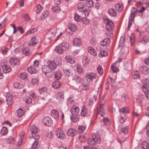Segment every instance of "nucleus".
<instances>
[{
    "mask_svg": "<svg viewBox=\"0 0 149 149\" xmlns=\"http://www.w3.org/2000/svg\"><path fill=\"white\" fill-rule=\"evenodd\" d=\"M68 47L69 45L68 44L62 43L55 47V51L58 53L62 54L63 53L64 51L68 48Z\"/></svg>",
    "mask_w": 149,
    "mask_h": 149,
    "instance_id": "1",
    "label": "nucleus"
},
{
    "mask_svg": "<svg viewBox=\"0 0 149 149\" xmlns=\"http://www.w3.org/2000/svg\"><path fill=\"white\" fill-rule=\"evenodd\" d=\"M104 22L106 24V28L107 31H111L113 30L114 28V24L112 21L107 18L104 20Z\"/></svg>",
    "mask_w": 149,
    "mask_h": 149,
    "instance_id": "2",
    "label": "nucleus"
},
{
    "mask_svg": "<svg viewBox=\"0 0 149 149\" xmlns=\"http://www.w3.org/2000/svg\"><path fill=\"white\" fill-rule=\"evenodd\" d=\"M42 122L47 126H50L53 124L52 119L49 117H45L42 120Z\"/></svg>",
    "mask_w": 149,
    "mask_h": 149,
    "instance_id": "3",
    "label": "nucleus"
},
{
    "mask_svg": "<svg viewBox=\"0 0 149 149\" xmlns=\"http://www.w3.org/2000/svg\"><path fill=\"white\" fill-rule=\"evenodd\" d=\"M148 84V82L146 83L145 84H144L142 86V89L145 94L146 98L149 100V90L147 87Z\"/></svg>",
    "mask_w": 149,
    "mask_h": 149,
    "instance_id": "4",
    "label": "nucleus"
},
{
    "mask_svg": "<svg viewBox=\"0 0 149 149\" xmlns=\"http://www.w3.org/2000/svg\"><path fill=\"white\" fill-rule=\"evenodd\" d=\"M96 74L94 73H89L86 74V78L87 79V81H88V82L91 83L92 82V80L95 79L96 77Z\"/></svg>",
    "mask_w": 149,
    "mask_h": 149,
    "instance_id": "5",
    "label": "nucleus"
},
{
    "mask_svg": "<svg viewBox=\"0 0 149 149\" xmlns=\"http://www.w3.org/2000/svg\"><path fill=\"white\" fill-rule=\"evenodd\" d=\"M56 134L58 138L60 139H63L65 136L63 130L61 129H57L56 131Z\"/></svg>",
    "mask_w": 149,
    "mask_h": 149,
    "instance_id": "6",
    "label": "nucleus"
},
{
    "mask_svg": "<svg viewBox=\"0 0 149 149\" xmlns=\"http://www.w3.org/2000/svg\"><path fill=\"white\" fill-rule=\"evenodd\" d=\"M38 42V39L36 37L34 36L28 42V44L29 47H32L36 44Z\"/></svg>",
    "mask_w": 149,
    "mask_h": 149,
    "instance_id": "7",
    "label": "nucleus"
},
{
    "mask_svg": "<svg viewBox=\"0 0 149 149\" xmlns=\"http://www.w3.org/2000/svg\"><path fill=\"white\" fill-rule=\"evenodd\" d=\"M104 104V102L103 103L102 101H101V103L100 104V107L99 108L98 110V111L99 112L98 113L97 112L96 113V115L97 114V116L99 115L102 116L104 117L105 115V113L103 112V106Z\"/></svg>",
    "mask_w": 149,
    "mask_h": 149,
    "instance_id": "8",
    "label": "nucleus"
},
{
    "mask_svg": "<svg viewBox=\"0 0 149 149\" xmlns=\"http://www.w3.org/2000/svg\"><path fill=\"white\" fill-rule=\"evenodd\" d=\"M42 71L45 73L46 75L49 77H50V76H48L49 74H51L50 72V69L49 68V67L47 65H43L42 68Z\"/></svg>",
    "mask_w": 149,
    "mask_h": 149,
    "instance_id": "9",
    "label": "nucleus"
},
{
    "mask_svg": "<svg viewBox=\"0 0 149 149\" xmlns=\"http://www.w3.org/2000/svg\"><path fill=\"white\" fill-rule=\"evenodd\" d=\"M47 63L48 65V66L50 70H54L57 67L56 64L54 61L49 60L47 62Z\"/></svg>",
    "mask_w": 149,
    "mask_h": 149,
    "instance_id": "10",
    "label": "nucleus"
},
{
    "mask_svg": "<svg viewBox=\"0 0 149 149\" xmlns=\"http://www.w3.org/2000/svg\"><path fill=\"white\" fill-rule=\"evenodd\" d=\"M78 9L80 12H84L85 14H86V12H87L88 13V11L85 10V8L84 7V5L83 3H80L78 4Z\"/></svg>",
    "mask_w": 149,
    "mask_h": 149,
    "instance_id": "11",
    "label": "nucleus"
},
{
    "mask_svg": "<svg viewBox=\"0 0 149 149\" xmlns=\"http://www.w3.org/2000/svg\"><path fill=\"white\" fill-rule=\"evenodd\" d=\"M9 62L11 65L13 66L18 65L20 63V62L18 60L13 58H10Z\"/></svg>",
    "mask_w": 149,
    "mask_h": 149,
    "instance_id": "12",
    "label": "nucleus"
},
{
    "mask_svg": "<svg viewBox=\"0 0 149 149\" xmlns=\"http://www.w3.org/2000/svg\"><path fill=\"white\" fill-rule=\"evenodd\" d=\"M79 109L77 106L73 105L72 108L71 113L72 115H77L78 114Z\"/></svg>",
    "mask_w": 149,
    "mask_h": 149,
    "instance_id": "13",
    "label": "nucleus"
},
{
    "mask_svg": "<svg viewBox=\"0 0 149 149\" xmlns=\"http://www.w3.org/2000/svg\"><path fill=\"white\" fill-rule=\"evenodd\" d=\"M7 102L8 106H11L13 102V100L11 95L9 94H7L6 96Z\"/></svg>",
    "mask_w": 149,
    "mask_h": 149,
    "instance_id": "14",
    "label": "nucleus"
},
{
    "mask_svg": "<svg viewBox=\"0 0 149 149\" xmlns=\"http://www.w3.org/2000/svg\"><path fill=\"white\" fill-rule=\"evenodd\" d=\"M51 115L55 119H58L59 115V113L56 110H52L51 112Z\"/></svg>",
    "mask_w": 149,
    "mask_h": 149,
    "instance_id": "15",
    "label": "nucleus"
},
{
    "mask_svg": "<svg viewBox=\"0 0 149 149\" xmlns=\"http://www.w3.org/2000/svg\"><path fill=\"white\" fill-rule=\"evenodd\" d=\"M101 48L100 46H98L97 47V50H99L100 51V53L99 54V56L100 57H102L103 56H105L107 55V52L104 50L101 51Z\"/></svg>",
    "mask_w": 149,
    "mask_h": 149,
    "instance_id": "16",
    "label": "nucleus"
},
{
    "mask_svg": "<svg viewBox=\"0 0 149 149\" xmlns=\"http://www.w3.org/2000/svg\"><path fill=\"white\" fill-rule=\"evenodd\" d=\"M88 112V111L87 108L85 107H83L81 110V116L83 117L86 116Z\"/></svg>",
    "mask_w": 149,
    "mask_h": 149,
    "instance_id": "17",
    "label": "nucleus"
},
{
    "mask_svg": "<svg viewBox=\"0 0 149 149\" xmlns=\"http://www.w3.org/2000/svg\"><path fill=\"white\" fill-rule=\"evenodd\" d=\"M77 134L76 131L72 129H69L67 132V134L69 136H73Z\"/></svg>",
    "mask_w": 149,
    "mask_h": 149,
    "instance_id": "18",
    "label": "nucleus"
},
{
    "mask_svg": "<svg viewBox=\"0 0 149 149\" xmlns=\"http://www.w3.org/2000/svg\"><path fill=\"white\" fill-rule=\"evenodd\" d=\"M63 72L65 75L68 77H71L72 75L73 71L71 69H64Z\"/></svg>",
    "mask_w": 149,
    "mask_h": 149,
    "instance_id": "19",
    "label": "nucleus"
},
{
    "mask_svg": "<svg viewBox=\"0 0 149 149\" xmlns=\"http://www.w3.org/2000/svg\"><path fill=\"white\" fill-rule=\"evenodd\" d=\"M132 75L134 79H137L139 78L140 73L139 71H135L132 72Z\"/></svg>",
    "mask_w": 149,
    "mask_h": 149,
    "instance_id": "20",
    "label": "nucleus"
},
{
    "mask_svg": "<svg viewBox=\"0 0 149 149\" xmlns=\"http://www.w3.org/2000/svg\"><path fill=\"white\" fill-rule=\"evenodd\" d=\"M141 147L143 149H148L149 148V143L146 141H143L141 144Z\"/></svg>",
    "mask_w": 149,
    "mask_h": 149,
    "instance_id": "21",
    "label": "nucleus"
},
{
    "mask_svg": "<svg viewBox=\"0 0 149 149\" xmlns=\"http://www.w3.org/2000/svg\"><path fill=\"white\" fill-rule=\"evenodd\" d=\"M115 7L116 10L118 12L121 11L123 9V6L119 3L116 4Z\"/></svg>",
    "mask_w": 149,
    "mask_h": 149,
    "instance_id": "22",
    "label": "nucleus"
},
{
    "mask_svg": "<svg viewBox=\"0 0 149 149\" xmlns=\"http://www.w3.org/2000/svg\"><path fill=\"white\" fill-rule=\"evenodd\" d=\"M140 70L142 73L146 74L149 72V68L146 66H144L140 68Z\"/></svg>",
    "mask_w": 149,
    "mask_h": 149,
    "instance_id": "23",
    "label": "nucleus"
},
{
    "mask_svg": "<svg viewBox=\"0 0 149 149\" xmlns=\"http://www.w3.org/2000/svg\"><path fill=\"white\" fill-rule=\"evenodd\" d=\"M27 70L31 74L36 73L37 70L32 66H30L27 68Z\"/></svg>",
    "mask_w": 149,
    "mask_h": 149,
    "instance_id": "24",
    "label": "nucleus"
},
{
    "mask_svg": "<svg viewBox=\"0 0 149 149\" xmlns=\"http://www.w3.org/2000/svg\"><path fill=\"white\" fill-rule=\"evenodd\" d=\"M3 72L5 73L9 72L11 70V68L6 64H4L2 66Z\"/></svg>",
    "mask_w": 149,
    "mask_h": 149,
    "instance_id": "25",
    "label": "nucleus"
},
{
    "mask_svg": "<svg viewBox=\"0 0 149 149\" xmlns=\"http://www.w3.org/2000/svg\"><path fill=\"white\" fill-rule=\"evenodd\" d=\"M108 13L109 15L112 17H115L117 15V13L115 10L113 8H110L109 9Z\"/></svg>",
    "mask_w": 149,
    "mask_h": 149,
    "instance_id": "26",
    "label": "nucleus"
},
{
    "mask_svg": "<svg viewBox=\"0 0 149 149\" xmlns=\"http://www.w3.org/2000/svg\"><path fill=\"white\" fill-rule=\"evenodd\" d=\"M31 131L32 135H35L37 134V132L39 131V129L35 125H33L31 127Z\"/></svg>",
    "mask_w": 149,
    "mask_h": 149,
    "instance_id": "27",
    "label": "nucleus"
},
{
    "mask_svg": "<svg viewBox=\"0 0 149 149\" xmlns=\"http://www.w3.org/2000/svg\"><path fill=\"white\" fill-rule=\"evenodd\" d=\"M73 43L74 45L77 46H80L81 44V40L79 38H75L73 40Z\"/></svg>",
    "mask_w": 149,
    "mask_h": 149,
    "instance_id": "28",
    "label": "nucleus"
},
{
    "mask_svg": "<svg viewBox=\"0 0 149 149\" xmlns=\"http://www.w3.org/2000/svg\"><path fill=\"white\" fill-rule=\"evenodd\" d=\"M110 42V39L109 38H106L104 39L101 42L100 45L102 46H104L107 44L109 45Z\"/></svg>",
    "mask_w": 149,
    "mask_h": 149,
    "instance_id": "29",
    "label": "nucleus"
},
{
    "mask_svg": "<svg viewBox=\"0 0 149 149\" xmlns=\"http://www.w3.org/2000/svg\"><path fill=\"white\" fill-rule=\"evenodd\" d=\"M65 58L67 62L71 64H73L74 63V59L70 56L68 55L65 57Z\"/></svg>",
    "mask_w": 149,
    "mask_h": 149,
    "instance_id": "30",
    "label": "nucleus"
},
{
    "mask_svg": "<svg viewBox=\"0 0 149 149\" xmlns=\"http://www.w3.org/2000/svg\"><path fill=\"white\" fill-rule=\"evenodd\" d=\"M88 52L94 56H96L97 53L95 49L89 46L88 47Z\"/></svg>",
    "mask_w": 149,
    "mask_h": 149,
    "instance_id": "31",
    "label": "nucleus"
},
{
    "mask_svg": "<svg viewBox=\"0 0 149 149\" xmlns=\"http://www.w3.org/2000/svg\"><path fill=\"white\" fill-rule=\"evenodd\" d=\"M119 111L125 116V113H128L129 112V109L127 107H124L119 109Z\"/></svg>",
    "mask_w": 149,
    "mask_h": 149,
    "instance_id": "32",
    "label": "nucleus"
},
{
    "mask_svg": "<svg viewBox=\"0 0 149 149\" xmlns=\"http://www.w3.org/2000/svg\"><path fill=\"white\" fill-rule=\"evenodd\" d=\"M70 118L74 123L77 122L79 119V116L77 115H72L71 116Z\"/></svg>",
    "mask_w": 149,
    "mask_h": 149,
    "instance_id": "33",
    "label": "nucleus"
},
{
    "mask_svg": "<svg viewBox=\"0 0 149 149\" xmlns=\"http://www.w3.org/2000/svg\"><path fill=\"white\" fill-rule=\"evenodd\" d=\"M86 6L89 8H91L93 6V2L92 0H86L85 3Z\"/></svg>",
    "mask_w": 149,
    "mask_h": 149,
    "instance_id": "34",
    "label": "nucleus"
},
{
    "mask_svg": "<svg viewBox=\"0 0 149 149\" xmlns=\"http://www.w3.org/2000/svg\"><path fill=\"white\" fill-rule=\"evenodd\" d=\"M61 85L60 82L58 81H54L52 84L53 87L54 89H57L59 88Z\"/></svg>",
    "mask_w": 149,
    "mask_h": 149,
    "instance_id": "35",
    "label": "nucleus"
},
{
    "mask_svg": "<svg viewBox=\"0 0 149 149\" xmlns=\"http://www.w3.org/2000/svg\"><path fill=\"white\" fill-rule=\"evenodd\" d=\"M56 98L58 100L62 101L64 99V95L61 93H58L56 95Z\"/></svg>",
    "mask_w": 149,
    "mask_h": 149,
    "instance_id": "36",
    "label": "nucleus"
},
{
    "mask_svg": "<svg viewBox=\"0 0 149 149\" xmlns=\"http://www.w3.org/2000/svg\"><path fill=\"white\" fill-rule=\"evenodd\" d=\"M139 41L140 42L143 41L144 42L148 41V37L147 36H141L139 38Z\"/></svg>",
    "mask_w": 149,
    "mask_h": 149,
    "instance_id": "37",
    "label": "nucleus"
},
{
    "mask_svg": "<svg viewBox=\"0 0 149 149\" xmlns=\"http://www.w3.org/2000/svg\"><path fill=\"white\" fill-rule=\"evenodd\" d=\"M134 18L132 15L130 16L129 20L128 25V30H129L130 28V26L131 25L132 23L134 21Z\"/></svg>",
    "mask_w": 149,
    "mask_h": 149,
    "instance_id": "38",
    "label": "nucleus"
},
{
    "mask_svg": "<svg viewBox=\"0 0 149 149\" xmlns=\"http://www.w3.org/2000/svg\"><path fill=\"white\" fill-rule=\"evenodd\" d=\"M69 29L72 31L74 32L77 29L76 26L74 24H71L68 26Z\"/></svg>",
    "mask_w": 149,
    "mask_h": 149,
    "instance_id": "39",
    "label": "nucleus"
},
{
    "mask_svg": "<svg viewBox=\"0 0 149 149\" xmlns=\"http://www.w3.org/2000/svg\"><path fill=\"white\" fill-rule=\"evenodd\" d=\"M8 130L5 127H2L1 131V134L3 135H6L8 133Z\"/></svg>",
    "mask_w": 149,
    "mask_h": 149,
    "instance_id": "40",
    "label": "nucleus"
},
{
    "mask_svg": "<svg viewBox=\"0 0 149 149\" xmlns=\"http://www.w3.org/2000/svg\"><path fill=\"white\" fill-rule=\"evenodd\" d=\"M144 96L142 95H138L136 98L137 102L139 103H141L144 99Z\"/></svg>",
    "mask_w": 149,
    "mask_h": 149,
    "instance_id": "41",
    "label": "nucleus"
},
{
    "mask_svg": "<svg viewBox=\"0 0 149 149\" xmlns=\"http://www.w3.org/2000/svg\"><path fill=\"white\" fill-rule=\"evenodd\" d=\"M62 76L60 72L59 71L56 72L55 73L54 78L58 80L61 78Z\"/></svg>",
    "mask_w": 149,
    "mask_h": 149,
    "instance_id": "42",
    "label": "nucleus"
},
{
    "mask_svg": "<svg viewBox=\"0 0 149 149\" xmlns=\"http://www.w3.org/2000/svg\"><path fill=\"white\" fill-rule=\"evenodd\" d=\"M23 54L26 56H28L30 54V52L28 48H27L22 49Z\"/></svg>",
    "mask_w": 149,
    "mask_h": 149,
    "instance_id": "43",
    "label": "nucleus"
},
{
    "mask_svg": "<svg viewBox=\"0 0 149 149\" xmlns=\"http://www.w3.org/2000/svg\"><path fill=\"white\" fill-rule=\"evenodd\" d=\"M47 90V88L45 87H43L40 88L39 91L40 94H42L45 93Z\"/></svg>",
    "mask_w": 149,
    "mask_h": 149,
    "instance_id": "44",
    "label": "nucleus"
},
{
    "mask_svg": "<svg viewBox=\"0 0 149 149\" xmlns=\"http://www.w3.org/2000/svg\"><path fill=\"white\" fill-rule=\"evenodd\" d=\"M128 129L129 127L127 126L123 127L121 128V130L124 134H127L128 132Z\"/></svg>",
    "mask_w": 149,
    "mask_h": 149,
    "instance_id": "45",
    "label": "nucleus"
},
{
    "mask_svg": "<svg viewBox=\"0 0 149 149\" xmlns=\"http://www.w3.org/2000/svg\"><path fill=\"white\" fill-rule=\"evenodd\" d=\"M86 128L85 126H79L78 131L79 133H82Z\"/></svg>",
    "mask_w": 149,
    "mask_h": 149,
    "instance_id": "46",
    "label": "nucleus"
},
{
    "mask_svg": "<svg viewBox=\"0 0 149 149\" xmlns=\"http://www.w3.org/2000/svg\"><path fill=\"white\" fill-rule=\"evenodd\" d=\"M84 90H88L89 88H91L92 86H91V84L89 83H88L87 84H84L83 85Z\"/></svg>",
    "mask_w": 149,
    "mask_h": 149,
    "instance_id": "47",
    "label": "nucleus"
},
{
    "mask_svg": "<svg viewBox=\"0 0 149 149\" xmlns=\"http://www.w3.org/2000/svg\"><path fill=\"white\" fill-rule=\"evenodd\" d=\"M52 11L55 13H57L60 10V8L58 6L53 7L52 8Z\"/></svg>",
    "mask_w": 149,
    "mask_h": 149,
    "instance_id": "48",
    "label": "nucleus"
},
{
    "mask_svg": "<svg viewBox=\"0 0 149 149\" xmlns=\"http://www.w3.org/2000/svg\"><path fill=\"white\" fill-rule=\"evenodd\" d=\"M103 121L104 124L107 125H109L110 124L109 119L107 117H104L103 119Z\"/></svg>",
    "mask_w": 149,
    "mask_h": 149,
    "instance_id": "49",
    "label": "nucleus"
},
{
    "mask_svg": "<svg viewBox=\"0 0 149 149\" xmlns=\"http://www.w3.org/2000/svg\"><path fill=\"white\" fill-rule=\"evenodd\" d=\"M17 113L18 116L20 117L24 114V112L22 109L19 108L17 110Z\"/></svg>",
    "mask_w": 149,
    "mask_h": 149,
    "instance_id": "50",
    "label": "nucleus"
},
{
    "mask_svg": "<svg viewBox=\"0 0 149 149\" xmlns=\"http://www.w3.org/2000/svg\"><path fill=\"white\" fill-rule=\"evenodd\" d=\"M93 139L94 141V142H95V144L96 143H99L101 141L100 136L98 135L96 136L95 137L93 138Z\"/></svg>",
    "mask_w": 149,
    "mask_h": 149,
    "instance_id": "51",
    "label": "nucleus"
},
{
    "mask_svg": "<svg viewBox=\"0 0 149 149\" xmlns=\"http://www.w3.org/2000/svg\"><path fill=\"white\" fill-rule=\"evenodd\" d=\"M135 36L134 35H132L130 37V40L131 45L132 46L134 45L135 44Z\"/></svg>",
    "mask_w": 149,
    "mask_h": 149,
    "instance_id": "52",
    "label": "nucleus"
},
{
    "mask_svg": "<svg viewBox=\"0 0 149 149\" xmlns=\"http://www.w3.org/2000/svg\"><path fill=\"white\" fill-rule=\"evenodd\" d=\"M74 19L77 22H79L82 19L81 17L77 13L75 14Z\"/></svg>",
    "mask_w": 149,
    "mask_h": 149,
    "instance_id": "53",
    "label": "nucleus"
},
{
    "mask_svg": "<svg viewBox=\"0 0 149 149\" xmlns=\"http://www.w3.org/2000/svg\"><path fill=\"white\" fill-rule=\"evenodd\" d=\"M97 70L98 73L100 74H102L103 73V70L102 68L100 65L97 68Z\"/></svg>",
    "mask_w": 149,
    "mask_h": 149,
    "instance_id": "54",
    "label": "nucleus"
},
{
    "mask_svg": "<svg viewBox=\"0 0 149 149\" xmlns=\"http://www.w3.org/2000/svg\"><path fill=\"white\" fill-rule=\"evenodd\" d=\"M82 22L86 25H88L89 24V20L87 18H83L82 19Z\"/></svg>",
    "mask_w": 149,
    "mask_h": 149,
    "instance_id": "55",
    "label": "nucleus"
},
{
    "mask_svg": "<svg viewBox=\"0 0 149 149\" xmlns=\"http://www.w3.org/2000/svg\"><path fill=\"white\" fill-rule=\"evenodd\" d=\"M37 31V28H34L31 29H30L26 33L27 35H29L30 34L32 33L35 32Z\"/></svg>",
    "mask_w": 149,
    "mask_h": 149,
    "instance_id": "56",
    "label": "nucleus"
},
{
    "mask_svg": "<svg viewBox=\"0 0 149 149\" xmlns=\"http://www.w3.org/2000/svg\"><path fill=\"white\" fill-rule=\"evenodd\" d=\"M24 98L26 99L25 102L28 104L32 102V99L30 97H25Z\"/></svg>",
    "mask_w": 149,
    "mask_h": 149,
    "instance_id": "57",
    "label": "nucleus"
},
{
    "mask_svg": "<svg viewBox=\"0 0 149 149\" xmlns=\"http://www.w3.org/2000/svg\"><path fill=\"white\" fill-rule=\"evenodd\" d=\"M88 143L89 145H95V142H94L93 138V139H89L88 140Z\"/></svg>",
    "mask_w": 149,
    "mask_h": 149,
    "instance_id": "58",
    "label": "nucleus"
},
{
    "mask_svg": "<svg viewBox=\"0 0 149 149\" xmlns=\"http://www.w3.org/2000/svg\"><path fill=\"white\" fill-rule=\"evenodd\" d=\"M43 9V7L40 5H38L36 10V12L37 14L40 13Z\"/></svg>",
    "mask_w": 149,
    "mask_h": 149,
    "instance_id": "59",
    "label": "nucleus"
},
{
    "mask_svg": "<svg viewBox=\"0 0 149 149\" xmlns=\"http://www.w3.org/2000/svg\"><path fill=\"white\" fill-rule=\"evenodd\" d=\"M77 70L78 72L79 73H81L82 72V69L81 66L78 64L77 66Z\"/></svg>",
    "mask_w": 149,
    "mask_h": 149,
    "instance_id": "60",
    "label": "nucleus"
},
{
    "mask_svg": "<svg viewBox=\"0 0 149 149\" xmlns=\"http://www.w3.org/2000/svg\"><path fill=\"white\" fill-rule=\"evenodd\" d=\"M32 135V137H31V136H30V138H34V139L36 140L35 141H37V140L39 139L40 138L39 136L37 134H36L35 135Z\"/></svg>",
    "mask_w": 149,
    "mask_h": 149,
    "instance_id": "61",
    "label": "nucleus"
},
{
    "mask_svg": "<svg viewBox=\"0 0 149 149\" xmlns=\"http://www.w3.org/2000/svg\"><path fill=\"white\" fill-rule=\"evenodd\" d=\"M38 79L37 78H35L32 79L31 81V83L33 85H35L38 84Z\"/></svg>",
    "mask_w": 149,
    "mask_h": 149,
    "instance_id": "62",
    "label": "nucleus"
},
{
    "mask_svg": "<svg viewBox=\"0 0 149 149\" xmlns=\"http://www.w3.org/2000/svg\"><path fill=\"white\" fill-rule=\"evenodd\" d=\"M19 83L18 82H15L13 84V86L15 88L20 89L21 87L19 86Z\"/></svg>",
    "mask_w": 149,
    "mask_h": 149,
    "instance_id": "63",
    "label": "nucleus"
},
{
    "mask_svg": "<svg viewBox=\"0 0 149 149\" xmlns=\"http://www.w3.org/2000/svg\"><path fill=\"white\" fill-rule=\"evenodd\" d=\"M48 14V12L47 11H45L44 13H43V15L41 17V19H45L47 16Z\"/></svg>",
    "mask_w": 149,
    "mask_h": 149,
    "instance_id": "64",
    "label": "nucleus"
}]
</instances>
